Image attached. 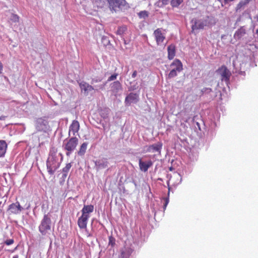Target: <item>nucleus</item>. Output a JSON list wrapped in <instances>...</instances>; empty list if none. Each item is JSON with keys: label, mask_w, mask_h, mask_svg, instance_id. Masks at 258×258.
<instances>
[{"label": "nucleus", "mask_w": 258, "mask_h": 258, "mask_svg": "<svg viewBox=\"0 0 258 258\" xmlns=\"http://www.w3.org/2000/svg\"><path fill=\"white\" fill-rule=\"evenodd\" d=\"M245 29L244 27H241L235 31L233 37L236 40H240L245 35Z\"/></svg>", "instance_id": "18"}, {"label": "nucleus", "mask_w": 258, "mask_h": 258, "mask_svg": "<svg viewBox=\"0 0 258 258\" xmlns=\"http://www.w3.org/2000/svg\"><path fill=\"white\" fill-rule=\"evenodd\" d=\"M94 210V206L92 205H84L81 210L82 215L84 216L90 217L89 214L92 213Z\"/></svg>", "instance_id": "19"}, {"label": "nucleus", "mask_w": 258, "mask_h": 258, "mask_svg": "<svg viewBox=\"0 0 258 258\" xmlns=\"http://www.w3.org/2000/svg\"><path fill=\"white\" fill-rule=\"evenodd\" d=\"M89 218V217L84 216L82 214V216L79 218L78 225L80 229H85L86 228Z\"/></svg>", "instance_id": "16"}, {"label": "nucleus", "mask_w": 258, "mask_h": 258, "mask_svg": "<svg viewBox=\"0 0 258 258\" xmlns=\"http://www.w3.org/2000/svg\"><path fill=\"white\" fill-rule=\"evenodd\" d=\"M72 163H69L66 164V166L62 169V172L68 173L72 167Z\"/></svg>", "instance_id": "27"}, {"label": "nucleus", "mask_w": 258, "mask_h": 258, "mask_svg": "<svg viewBox=\"0 0 258 258\" xmlns=\"http://www.w3.org/2000/svg\"><path fill=\"white\" fill-rule=\"evenodd\" d=\"M35 125L38 131L46 132L49 128L48 121L46 117L37 118L35 120Z\"/></svg>", "instance_id": "8"}, {"label": "nucleus", "mask_w": 258, "mask_h": 258, "mask_svg": "<svg viewBox=\"0 0 258 258\" xmlns=\"http://www.w3.org/2000/svg\"><path fill=\"white\" fill-rule=\"evenodd\" d=\"M112 91L114 93H117L119 91L122 90V86L121 83L117 81L113 82L110 85Z\"/></svg>", "instance_id": "20"}, {"label": "nucleus", "mask_w": 258, "mask_h": 258, "mask_svg": "<svg viewBox=\"0 0 258 258\" xmlns=\"http://www.w3.org/2000/svg\"><path fill=\"white\" fill-rule=\"evenodd\" d=\"M153 164V162L151 160H144L142 158L139 159V168L142 172H146Z\"/></svg>", "instance_id": "9"}, {"label": "nucleus", "mask_w": 258, "mask_h": 258, "mask_svg": "<svg viewBox=\"0 0 258 258\" xmlns=\"http://www.w3.org/2000/svg\"><path fill=\"white\" fill-rule=\"evenodd\" d=\"M115 244V239L112 236H109L108 245L113 247Z\"/></svg>", "instance_id": "28"}, {"label": "nucleus", "mask_w": 258, "mask_h": 258, "mask_svg": "<svg viewBox=\"0 0 258 258\" xmlns=\"http://www.w3.org/2000/svg\"><path fill=\"white\" fill-rule=\"evenodd\" d=\"M139 101V95L137 93H130L128 94L124 100L126 106H129L132 103L136 104Z\"/></svg>", "instance_id": "10"}, {"label": "nucleus", "mask_w": 258, "mask_h": 258, "mask_svg": "<svg viewBox=\"0 0 258 258\" xmlns=\"http://www.w3.org/2000/svg\"><path fill=\"white\" fill-rule=\"evenodd\" d=\"M183 0H170V4L173 8H177L181 4Z\"/></svg>", "instance_id": "25"}, {"label": "nucleus", "mask_w": 258, "mask_h": 258, "mask_svg": "<svg viewBox=\"0 0 258 258\" xmlns=\"http://www.w3.org/2000/svg\"><path fill=\"white\" fill-rule=\"evenodd\" d=\"M23 209L24 208L20 206V203L17 202L10 205L8 211L10 214L17 215L19 214Z\"/></svg>", "instance_id": "12"}, {"label": "nucleus", "mask_w": 258, "mask_h": 258, "mask_svg": "<svg viewBox=\"0 0 258 258\" xmlns=\"http://www.w3.org/2000/svg\"><path fill=\"white\" fill-rule=\"evenodd\" d=\"M136 89V87L135 86H131L130 87L128 88L129 91L135 90Z\"/></svg>", "instance_id": "41"}, {"label": "nucleus", "mask_w": 258, "mask_h": 258, "mask_svg": "<svg viewBox=\"0 0 258 258\" xmlns=\"http://www.w3.org/2000/svg\"><path fill=\"white\" fill-rule=\"evenodd\" d=\"M96 169L98 171L108 167L109 162L107 158H102L94 161Z\"/></svg>", "instance_id": "11"}, {"label": "nucleus", "mask_w": 258, "mask_h": 258, "mask_svg": "<svg viewBox=\"0 0 258 258\" xmlns=\"http://www.w3.org/2000/svg\"><path fill=\"white\" fill-rule=\"evenodd\" d=\"M212 91V90L210 88H204L201 90L202 94H209Z\"/></svg>", "instance_id": "30"}, {"label": "nucleus", "mask_w": 258, "mask_h": 258, "mask_svg": "<svg viewBox=\"0 0 258 258\" xmlns=\"http://www.w3.org/2000/svg\"><path fill=\"white\" fill-rule=\"evenodd\" d=\"M162 143L159 142L157 143L149 146L147 151L150 153H158V155H160L161 151L162 149Z\"/></svg>", "instance_id": "13"}, {"label": "nucleus", "mask_w": 258, "mask_h": 258, "mask_svg": "<svg viewBox=\"0 0 258 258\" xmlns=\"http://www.w3.org/2000/svg\"><path fill=\"white\" fill-rule=\"evenodd\" d=\"M137 71H134L132 75V78H134L137 76Z\"/></svg>", "instance_id": "40"}, {"label": "nucleus", "mask_w": 258, "mask_h": 258, "mask_svg": "<svg viewBox=\"0 0 258 258\" xmlns=\"http://www.w3.org/2000/svg\"><path fill=\"white\" fill-rule=\"evenodd\" d=\"M216 73L220 77V79L222 82H225L227 85L229 83V80L231 76L230 71L225 66H222L217 71Z\"/></svg>", "instance_id": "6"}, {"label": "nucleus", "mask_w": 258, "mask_h": 258, "mask_svg": "<svg viewBox=\"0 0 258 258\" xmlns=\"http://www.w3.org/2000/svg\"><path fill=\"white\" fill-rule=\"evenodd\" d=\"M11 20L14 22H17L19 21V17L16 14H12L11 16Z\"/></svg>", "instance_id": "31"}, {"label": "nucleus", "mask_w": 258, "mask_h": 258, "mask_svg": "<svg viewBox=\"0 0 258 258\" xmlns=\"http://www.w3.org/2000/svg\"><path fill=\"white\" fill-rule=\"evenodd\" d=\"M79 86L81 90H84L86 94L95 89L91 85L84 81L79 83Z\"/></svg>", "instance_id": "17"}, {"label": "nucleus", "mask_w": 258, "mask_h": 258, "mask_svg": "<svg viewBox=\"0 0 258 258\" xmlns=\"http://www.w3.org/2000/svg\"><path fill=\"white\" fill-rule=\"evenodd\" d=\"M79 128V122L77 120H73L69 127V135L70 136L71 133H72L73 136H75L76 133L78 132Z\"/></svg>", "instance_id": "15"}, {"label": "nucleus", "mask_w": 258, "mask_h": 258, "mask_svg": "<svg viewBox=\"0 0 258 258\" xmlns=\"http://www.w3.org/2000/svg\"><path fill=\"white\" fill-rule=\"evenodd\" d=\"M98 81H100V80H98L95 79H93L92 80L91 84H93L94 83L98 82Z\"/></svg>", "instance_id": "42"}, {"label": "nucleus", "mask_w": 258, "mask_h": 258, "mask_svg": "<svg viewBox=\"0 0 258 258\" xmlns=\"http://www.w3.org/2000/svg\"><path fill=\"white\" fill-rule=\"evenodd\" d=\"M138 16L141 18L145 19L146 18L148 17V12L146 11H141L139 13Z\"/></svg>", "instance_id": "26"}, {"label": "nucleus", "mask_w": 258, "mask_h": 258, "mask_svg": "<svg viewBox=\"0 0 258 258\" xmlns=\"http://www.w3.org/2000/svg\"><path fill=\"white\" fill-rule=\"evenodd\" d=\"M191 32L195 33L197 30L204 29V27L208 25V22L207 19H192L191 21Z\"/></svg>", "instance_id": "7"}, {"label": "nucleus", "mask_w": 258, "mask_h": 258, "mask_svg": "<svg viewBox=\"0 0 258 258\" xmlns=\"http://www.w3.org/2000/svg\"><path fill=\"white\" fill-rule=\"evenodd\" d=\"M13 258H18V255H15L13 256Z\"/></svg>", "instance_id": "45"}, {"label": "nucleus", "mask_w": 258, "mask_h": 258, "mask_svg": "<svg viewBox=\"0 0 258 258\" xmlns=\"http://www.w3.org/2000/svg\"><path fill=\"white\" fill-rule=\"evenodd\" d=\"M196 125H197V127L199 128V130L200 131H201V127H200V123H199L198 122H196Z\"/></svg>", "instance_id": "44"}, {"label": "nucleus", "mask_w": 258, "mask_h": 258, "mask_svg": "<svg viewBox=\"0 0 258 258\" xmlns=\"http://www.w3.org/2000/svg\"><path fill=\"white\" fill-rule=\"evenodd\" d=\"M95 5L100 8L108 6L111 11L114 12L127 10L130 7L125 0H95Z\"/></svg>", "instance_id": "1"}, {"label": "nucleus", "mask_w": 258, "mask_h": 258, "mask_svg": "<svg viewBox=\"0 0 258 258\" xmlns=\"http://www.w3.org/2000/svg\"><path fill=\"white\" fill-rule=\"evenodd\" d=\"M131 255V250L128 249H125L121 251V254L119 258H129Z\"/></svg>", "instance_id": "24"}, {"label": "nucleus", "mask_w": 258, "mask_h": 258, "mask_svg": "<svg viewBox=\"0 0 258 258\" xmlns=\"http://www.w3.org/2000/svg\"><path fill=\"white\" fill-rule=\"evenodd\" d=\"M234 0H224L223 2H221V5L222 6L224 5H226L228 4L229 2H233Z\"/></svg>", "instance_id": "36"}, {"label": "nucleus", "mask_w": 258, "mask_h": 258, "mask_svg": "<svg viewBox=\"0 0 258 258\" xmlns=\"http://www.w3.org/2000/svg\"><path fill=\"white\" fill-rule=\"evenodd\" d=\"M155 6L158 8H162L164 7V5L162 4L161 0H159L155 3Z\"/></svg>", "instance_id": "35"}, {"label": "nucleus", "mask_w": 258, "mask_h": 258, "mask_svg": "<svg viewBox=\"0 0 258 258\" xmlns=\"http://www.w3.org/2000/svg\"><path fill=\"white\" fill-rule=\"evenodd\" d=\"M78 144V139L76 137H72L69 140L63 141L62 147L66 151V154L69 157L75 150Z\"/></svg>", "instance_id": "4"}, {"label": "nucleus", "mask_w": 258, "mask_h": 258, "mask_svg": "<svg viewBox=\"0 0 258 258\" xmlns=\"http://www.w3.org/2000/svg\"><path fill=\"white\" fill-rule=\"evenodd\" d=\"M14 242V240L13 239H7L5 241V243L7 245H10L13 244Z\"/></svg>", "instance_id": "34"}, {"label": "nucleus", "mask_w": 258, "mask_h": 258, "mask_svg": "<svg viewBox=\"0 0 258 258\" xmlns=\"http://www.w3.org/2000/svg\"><path fill=\"white\" fill-rule=\"evenodd\" d=\"M161 1L164 6H165L167 5L169 2H170V0H161Z\"/></svg>", "instance_id": "39"}, {"label": "nucleus", "mask_w": 258, "mask_h": 258, "mask_svg": "<svg viewBox=\"0 0 258 258\" xmlns=\"http://www.w3.org/2000/svg\"><path fill=\"white\" fill-rule=\"evenodd\" d=\"M168 58L172 59L175 55V46L174 44H170L167 47Z\"/></svg>", "instance_id": "21"}, {"label": "nucleus", "mask_w": 258, "mask_h": 258, "mask_svg": "<svg viewBox=\"0 0 258 258\" xmlns=\"http://www.w3.org/2000/svg\"><path fill=\"white\" fill-rule=\"evenodd\" d=\"M88 144V143L84 142L81 145L80 149L77 152L78 155L82 156L85 154L87 148Z\"/></svg>", "instance_id": "23"}, {"label": "nucleus", "mask_w": 258, "mask_h": 258, "mask_svg": "<svg viewBox=\"0 0 258 258\" xmlns=\"http://www.w3.org/2000/svg\"><path fill=\"white\" fill-rule=\"evenodd\" d=\"M255 34L258 35V28L256 30Z\"/></svg>", "instance_id": "46"}, {"label": "nucleus", "mask_w": 258, "mask_h": 258, "mask_svg": "<svg viewBox=\"0 0 258 258\" xmlns=\"http://www.w3.org/2000/svg\"><path fill=\"white\" fill-rule=\"evenodd\" d=\"M117 75H118L117 74H114L112 75L110 77H109L108 78L107 81L109 82V81L115 80L116 79Z\"/></svg>", "instance_id": "32"}, {"label": "nucleus", "mask_w": 258, "mask_h": 258, "mask_svg": "<svg viewBox=\"0 0 258 258\" xmlns=\"http://www.w3.org/2000/svg\"><path fill=\"white\" fill-rule=\"evenodd\" d=\"M8 146L5 141L0 140V157L5 156Z\"/></svg>", "instance_id": "22"}, {"label": "nucleus", "mask_w": 258, "mask_h": 258, "mask_svg": "<svg viewBox=\"0 0 258 258\" xmlns=\"http://www.w3.org/2000/svg\"><path fill=\"white\" fill-rule=\"evenodd\" d=\"M68 175V173L65 172H62V175L61 177V180H62V181H64L65 180L66 178L67 177Z\"/></svg>", "instance_id": "37"}, {"label": "nucleus", "mask_w": 258, "mask_h": 258, "mask_svg": "<svg viewBox=\"0 0 258 258\" xmlns=\"http://www.w3.org/2000/svg\"><path fill=\"white\" fill-rule=\"evenodd\" d=\"M102 116L103 118H105L106 117H107L106 115H103H103H102Z\"/></svg>", "instance_id": "47"}, {"label": "nucleus", "mask_w": 258, "mask_h": 258, "mask_svg": "<svg viewBox=\"0 0 258 258\" xmlns=\"http://www.w3.org/2000/svg\"><path fill=\"white\" fill-rule=\"evenodd\" d=\"M163 200H164V205H163V209H164V210H165L167 205L169 203V198H164L163 199Z\"/></svg>", "instance_id": "33"}, {"label": "nucleus", "mask_w": 258, "mask_h": 258, "mask_svg": "<svg viewBox=\"0 0 258 258\" xmlns=\"http://www.w3.org/2000/svg\"><path fill=\"white\" fill-rule=\"evenodd\" d=\"M51 220L49 213L44 214L40 224L38 226V229L40 233L43 236H45L49 234V231L51 230Z\"/></svg>", "instance_id": "3"}, {"label": "nucleus", "mask_w": 258, "mask_h": 258, "mask_svg": "<svg viewBox=\"0 0 258 258\" xmlns=\"http://www.w3.org/2000/svg\"><path fill=\"white\" fill-rule=\"evenodd\" d=\"M171 71L168 74V78H172L177 76L178 73L182 70V64L178 59H175L170 65Z\"/></svg>", "instance_id": "5"}, {"label": "nucleus", "mask_w": 258, "mask_h": 258, "mask_svg": "<svg viewBox=\"0 0 258 258\" xmlns=\"http://www.w3.org/2000/svg\"><path fill=\"white\" fill-rule=\"evenodd\" d=\"M61 161L55 152L50 153L46 161L47 170L50 175H53L59 167Z\"/></svg>", "instance_id": "2"}, {"label": "nucleus", "mask_w": 258, "mask_h": 258, "mask_svg": "<svg viewBox=\"0 0 258 258\" xmlns=\"http://www.w3.org/2000/svg\"><path fill=\"white\" fill-rule=\"evenodd\" d=\"M154 35L155 36L157 44L158 45H161L165 38L164 35L161 32V30L159 29H156L154 32Z\"/></svg>", "instance_id": "14"}, {"label": "nucleus", "mask_w": 258, "mask_h": 258, "mask_svg": "<svg viewBox=\"0 0 258 258\" xmlns=\"http://www.w3.org/2000/svg\"><path fill=\"white\" fill-rule=\"evenodd\" d=\"M102 42L104 45L107 46L110 43V41L107 37L103 36L102 37Z\"/></svg>", "instance_id": "29"}, {"label": "nucleus", "mask_w": 258, "mask_h": 258, "mask_svg": "<svg viewBox=\"0 0 258 258\" xmlns=\"http://www.w3.org/2000/svg\"><path fill=\"white\" fill-rule=\"evenodd\" d=\"M244 5H245V4H244V3H243V1H240V2L238 3V4L237 5V8H238V9H240V8H241L242 7L244 6Z\"/></svg>", "instance_id": "38"}, {"label": "nucleus", "mask_w": 258, "mask_h": 258, "mask_svg": "<svg viewBox=\"0 0 258 258\" xmlns=\"http://www.w3.org/2000/svg\"><path fill=\"white\" fill-rule=\"evenodd\" d=\"M251 0H244L243 1V3H244L245 5L248 4Z\"/></svg>", "instance_id": "43"}]
</instances>
